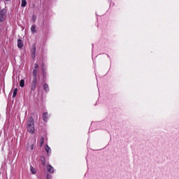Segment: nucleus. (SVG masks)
Listing matches in <instances>:
<instances>
[{
	"label": "nucleus",
	"instance_id": "nucleus-16",
	"mask_svg": "<svg viewBox=\"0 0 179 179\" xmlns=\"http://www.w3.org/2000/svg\"><path fill=\"white\" fill-rule=\"evenodd\" d=\"M34 50L36 51V48H34Z\"/></svg>",
	"mask_w": 179,
	"mask_h": 179
},
{
	"label": "nucleus",
	"instance_id": "nucleus-7",
	"mask_svg": "<svg viewBox=\"0 0 179 179\" xmlns=\"http://www.w3.org/2000/svg\"><path fill=\"white\" fill-rule=\"evenodd\" d=\"M26 5H27V1L26 0H22L21 1L22 8L26 7Z\"/></svg>",
	"mask_w": 179,
	"mask_h": 179
},
{
	"label": "nucleus",
	"instance_id": "nucleus-3",
	"mask_svg": "<svg viewBox=\"0 0 179 179\" xmlns=\"http://www.w3.org/2000/svg\"><path fill=\"white\" fill-rule=\"evenodd\" d=\"M27 150H29V152H31L33 149H34V146L33 145V143H28L27 145Z\"/></svg>",
	"mask_w": 179,
	"mask_h": 179
},
{
	"label": "nucleus",
	"instance_id": "nucleus-17",
	"mask_svg": "<svg viewBox=\"0 0 179 179\" xmlns=\"http://www.w3.org/2000/svg\"><path fill=\"white\" fill-rule=\"evenodd\" d=\"M6 1H9V0H6Z\"/></svg>",
	"mask_w": 179,
	"mask_h": 179
},
{
	"label": "nucleus",
	"instance_id": "nucleus-1",
	"mask_svg": "<svg viewBox=\"0 0 179 179\" xmlns=\"http://www.w3.org/2000/svg\"><path fill=\"white\" fill-rule=\"evenodd\" d=\"M27 129L29 134H34L36 128L34 127V120L33 119H29L27 122Z\"/></svg>",
	"mask_w": 179,
	"mask_h": 179
},
{
	"label": "nucleus",
	"instance_id": "nucleus-2",
	"mask_svg": "<svg viewBox=\"0 0 179 179\" xmlns=\"http://www.w3.org/2000/svg\"><path fill=\"white\" fill-rule=\"evenodd\" d=\"M5 17H6V10L3 9L0 10V22H4Z\"/></svg>",
	"mask_w": 179,
	"mask_h": 179
},
{
	"label": "nucleus",
	"instance_id": "nucleus-13",
	"mask_svg": "<svg viewBox=\"0 0 179 179\" xmlns=\"http://www.w3.org/2000/svg\"><path fill=\"white\" fill-rule=\"evenodd\" d=\"M43 87H44V89H45V90H48V85H47V84H45L44 85H43Z\"/></svg>",
	"mask_w": 179,
	"mask_h": 179
},
{
	"label": "nucleus",
	"instance_id": "nucleus-15",
	"mask_svg": "<svg viewBox=\"0 0 179 179\" xmlns=\"http://www.w3.org/2000/svg\"><path fill=\"white\" fill-rule=\"evenodd\" d=\"M43 164L44 166H45V162H43Z\"/></svg>",
	"mask_w": 179,
	"mask_h": 179
},
{
	"label": "nucleus",
	"instance_id": "nucleus-12",
	"mask_svg": "<svg viewBox=\"0 0 179 179\" xmlns=\"http://www.w3.org/2000/svg\"><path fill=\"white\" fill-rule=\"evenodd\" d=\"M31 172L32 173V174H36V173H37V171H36V169H34L31 166Z\"/></svg>",
	"mask_w": 179,
	"mask_h": 179
},
{
	"label": "nucleus",
	"instance_id": "nucleus-4",
	"mask_svg": "<svg viewBox=\"0 0 179 179\" xmlns=\"http://www.w3.org/2000/svg\"><path fill=\"white\" fill-rule=\"evenodd\" d=\"M50 117V115H48V113H44L43 114V120L45 121V122H47V121H48V118Z\"/></svg>",
	"mask_w": 179,
	"mask_h": 179
},
{
	"label": "nucleus",
	"instance_id": "nucleus-10",
	"mask_svg": "<svg viewBox=\"0 0 179 179\" xmlns=\"http://www.w3.org/2000/svg\"><path fill=\"white\" fill-rule=\"evenodd\" d=\"M17 94V88L14 89L13 97H16V95Z\"/></svg>",
	"mask_w": 179,
	"mask_h": 179
},
{
	"label": "nucleus",
	"instance_id": "nucleus-11",
	"mask_svg": "<svg viewBox=\"0 0 179 179\" xmlns=\"http://www.w3.org/2000/svg\"><path fill=\"white\" fill-rule=\"evenodd\" d=\"M45 150L48 153H50L51 152V148L48 145H46Z\"/></svg>",
	"mask_w": 179,
	"mask_h": 179
},
{
	"label": "nucleus",
	"instance_id": "nucleus-8",
	"mask_svg": "<svg viewBox=\"0 0 179 179\" xmlns=\"http://www.w3.org/2000/svg\"><path fill=\"white\" fill-rule=\"evenodd\" d=\"M31 33H36V31H37V30L36 29V26H34V25H32L31 27Z\"/></svg>",
	"mask_w": 179,
	"mask_h": 179
},
{
	"label": "nucleus",
	"instance_id": "nucleus-9",
	"mask_svg": "<svg viewBox=\"0 0 179 179\" xmlns=\"http://www.w3.org/2000/svg\"><path fill=\"white\" fill-rule=\"evenodd\" d=\"M20 87H24V80H21L20 81Z\"/></svg>",
	"mask_w": 179,
	"mask_h": 179
},
{
	"label": "nucleus",
	"instance_id": "nucleus-14",
	"mask_svg": "<svg viewBox=\"0 0 179 179\" xmlns=\"http://www.w3.org/2000/svg\"><path fill=\"white\" fill-rule=\"evenodd\" d=\"M43 142H44V138H41V145H43Z\"/></svg>",
	"mask_w": 179,
	"mask_h": 179
},
{
	"label": "nucleus",
	"instance_id": "nucleus-6",
	"mask_svg": "<svg viewBox=\"0 0 179 179\" xmlns=\"http://www.w3.org/2000/svg\"><path fill=\"white\" fill-rule=\"evenodd\" d=\"M17 47H18V48H22L23 47V43L22 42V40H20V39L17 40Z\"/></svg>",
	"mask_w": 179,
	"mask_h": 179
},
{
	"label": "nucleus",
	"instance_id": "nucleus-5",
	"mask_svg": "<svg viewBox=\"0 0 179 179\" xmlns=\"http://www.w3.org/2000/svg\"><path fill=\"white\" fill-rule=\"evenodd\" d=\"M47 170L50 173H54V167H52L51 165H48L47 166Z\"/></svg>",
	"mask_w": 179,
	"mask_h": 179
}]
</instances>
